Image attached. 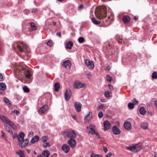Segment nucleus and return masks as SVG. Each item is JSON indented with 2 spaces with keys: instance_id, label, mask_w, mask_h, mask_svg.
<instances>
[{
  "instance_id": "f257e3e1",
  "label": "nucleus",
  "mask_w": 157,
  "mask_h": 157,
  "mask_svg": "<svg viewBox=\"0 0 157 157\" xmlns=\"http://www.w3.org/2000/svg\"><path fill=\"white\" fill-rule=\"evenodd\" d=\"M95 13L96 16L98 18L102 19L106 16V7L104 6H101L96 10Z\"/></svg>"
},
{
  "instance_id": "f03ea898",
  "label": "nucleus",
  "mask_w": 157,
  "mask_h": 157,
  "mask_svg": "<svg viewBox=\"0 0 157 157\" xmlns=\"http://www.w3.org/2000/svg\"><path fill=\"white\" fill-rule=\"evenodd\" d=\"M63 135L65 137L67 135L68 137L71 138V139L75 138L76 136L75 132L73 130L65 132L64 133Z\"/></svg>"
},
{
  "instance_id": "7ed1b4c3",
  "label": "nucleus",
  "mask_w": 157,
  "mask_h": 157,
  "mask_svg": "<svg viewBox=\"0 0 157 157\" xmlns=\"http://www.w3.org/2000/svg\"><path fill=\"white\" fill-rule=\"evenodd\" d=\"M17 47L19 50L21 52H26V46L23 42L18 44Z\"/></svg>"
},
{
  "instance_id": "20e7f679",
  "label": "nucleus",
  "mask_w": 157,
  "mask_h": 157,
  "mask_svg": "<svg viewBox=\"0 0 157 157\" xmlns=\"http://www.w3.org/2000/svg\"><path fill=\"white\" fill-rule=\"evenodd\" d=\"M86 84H83L78 81H75L74 83V87L75 89H79L83 87Z\"/></svg>"
},
{
  "instance_id": "39448f33",
  "label": "nucleus",
  "mask_w": 157,
  "mask_h": 157,
  "mask_svg": "<svg viewBox=\"0 0 157 157\" xmlns=\"http://www.w3.org/2000/svg\"><path fill=\"white\" fill-rule=\"evenodd\" d=\"M128 149L131 151L137 152L140 150L141 147L138 145L136 144L134 146L128 147Z\"/></svg>"
},
{
  "instance_id": "423d86ee",
  "label": "nucleus",
  "mask_w": 157,
  "mask_h": 157,
  "mask_svg": "<svg viewBox=\"0 0 157 157\" xmlns=\"http://www.w3.org/2000/svg\"><path fill=\"white\" fill-rule=\"evenodd\" d=\"M48 107L47 105H45L40 108L38 110V112L40 114L44 113L48 109Z\"/></svg>"
},
{
  "instance_id": "0eeeda50",
  "label": "nucleus",
  "mask_w": 157,
  "mask_h": 157,
  "mask_svg": "<svg viewBox=\"0 0 157 157\" xmlns=\"http://www.w3.org/2000/svg\"><path fill=\"white\" fill-rule=\"evenodd\" d=\"M85 64L87 67H89L90 69H93L94 67L93 62L89 59H87L85 60Z\"/></svg>"
},
{
  "instance_id": "6e6552de",
  "label": "nucleus",
  "mask_w": 157,
  "mask_h": 157,
  "mask_svg": "<svg viewBox=\"0 0 157 157\" xmlns=\"http://www.w3.org/2000/svg\"><path fill=\"white\" fill-rule=\"evenodd\" d=\"M71 91L70 90L67 89L66 90L65 94V99L66 101H68L70 99L71 96Z\"/></svg>"
},
{
  "instance_id": "1a4fd4ad",
  "label": "nucleus",
  "mask_w": 157,
  "mask_h": 157,
  "mask_svg": "<svg viewBox=\"0 0 157 157\" xmlns=\"http://www.w3.org/2000/svg\"><path fill=\"white\" fill-rule=\"evenodd\" d=\"M21 68L22 69V71H24V73L25 77L28 78H29L31 76L29 71L27 69H25L21 67Z\"/></svg>"
},
{
  "instance_id": "9d476101",
  "label": "nucleus",
  "mask_w": 157,
  "mask_h": 157,
  "mask_svg": "<svg viewBox=\"0 0 157 157\" xmlns=\"http://www.w3.org/2000/svg\"><path fill=\"white\" fill-rule=\"evenodd\" d=\"M104 129L106 131L109 129L111 127V124L110 122L108 121H105L103 122Z\"/></svg>"
},
{
  "instance_id": "9b49d317",
  "label": "nucleus",
  "mask_w": 157,
  "mask_h": 157,
  "mask_svg": "<svg viewBox=\"0 0 157 157\" xmlns=\"http://www.w3.org/2000/svg\"><path fill=\"white\" fill-rule=\"evenodd\" d=\"M0 119L3 122L6 124H9V122L10 121V120L8 117L4 116H0Z\"/></svg>"
},
{
  "instance_id": "f8f14e48",
  "label": "nucleus",
  "mask_w": 157,
  "mask_h": 157,
  "mask_svg": "<svg viewBox=\"0 0 157 157\" xmlns=\"http://www.w3.org/2000/svg\"><path fill=\"white\" fill-rule=\"evenodd\" d=\"M68 142L71 147H74L76 144V141L75 140L73 139H71L68 141Z\"/></svg>"
},
{
  "instance_id": "ddd939ff",
  "label": "nucleus",
  "mask_w": 157,
  "mask_h": 157,
  "mask_svg": "<svg viewBox=\"0 0 157 157\" xmlns=\"http://www.w3.org/2000/svg\"><path fill=\"white\" fill-rule=\"evenodd\" d=\"M71 62L69 60H67L63 62V67L66 68H70L71 67Z\"/></svg>"
},
{
  "instance_id": "4468645a",
  "label": "nucleus",
  "mask_w": 157,
  "mask_h": 157,
  "mask_svg": "<svg viewBox=\"0 0 157 157\" xmlns=\"http://www.w3.org/2000/svg\"><path fill=\"white\" fill-rule=\"evenodd\" d=\"M87 131L89 134H95L98 136H99V135L98 133L96 132L94 129L91 128H89L88 127H87Z\"/></svg>"
},
{
  "instance_id": "2eb2a0df",
  "label": "nucleus",
  "mask_w": 157,
  "mask_h": 157,
  "mask_svg": "<svg viewBox=\"0 0 157 157\" xmlns=\"http://www.w3.org/2000/svg\"><path fill=\"white\" fill-rule=\"evenodd\" d=\"M74 105L77 111L79 112L81 111L82 105L80 103L78 102H75Z\"/></svg>"
},
{
  "instance_id": "dca6fc26",
  "label": "nucleus",
  "mask_w": 157,
  "mask_h": 157,
  "mask_svg": "<svg viewBox=\"0 0 157 157\" xmlns=\"http://www.w3.org/2000/svg\"><path fill=\"white\" fill-rule=\"evenodd\" d=\"M113 132L115 135H118L121 133L120 130L116 126H114L112 128Z\"/></svg>"
},
{
  "instance_id": "f3484780",
  "label": "nucleus",
  "mask_w": 157,
  "mask_h": 157,
  "mask_svg": "<svg viewBox=\"0 0 157 157\" xmlns=\"http://www.w3.org/2000/svg\"><path fill=\"white\" fill-rule=\"evenodd\" d=\"M124 126L127 130H129L131 129V124L129 122H125L124 124Z\"/></svg>"
},
{
  "instance_id": "a211bd4d",
  "label": "nucleus",
  "mask_w": 157,
  "mask_h": 157,
  "mask_svg": "<svg viewBox=\"0 0 157 157\" xmlns=\"http://www.w3.org/2000/svg\"><path fill=\"white\" fill-rule=\"evenodd\" d=\"M62 149L65 153H67L69 151L70 147L67 145L64 144L62 147Z\"/></svg>"
},
{
  "instance_id": "6ab92c4d",
  "label": "nucleus",
  "mask_w": 157,
  "mask_h": 157,
  "mask_svg": "<svg viewBox=\"0 0 157 157\" xmlns=\"http://www.w3.org/2000/svg\"><path fill=\"white\" fill-rule=\"evenodd\" d=\"M24 136L25 134L23 133H21L17 136L18 141L19 142L23 141Z\"/></svg>"
},
{
  "instance_id": "aec40b11",
  "label": "nucleus",
  "mask_w": 157,
  "mask_h": 157,
  "mask_svg": "<svg viewBox=\"0 0 157 157\" xmlns=\"http://www.w3.org/2000/svg\"><path fill=\"white\" fill-rule=\"evenodd\" d=\"M22 141V142L21 144V147L23 148L27 145L29 142V140L27 139H25L24 140H23Z\"/></svg>"
},
{
  "instance_id": "412c9836",
  "label": "nucleus",
  "mask_w": 157,
  "mask_h": 157,
  "mask_svg": "<svg viewBox=\"0 0 157 157\" xmlns=\"http://www.w3.org/2000/svg\"><path fill=\"white\" fill-rule=\"evenodd\" d=\"M16 153L19 155L20 157H24L25 156L24 151H23L19 150L16 151Z\"/></svg>"
},
{
  "instance_id": "4be33fe9",
  "label": "nucleus",
  "mask_w": 157,
  "mask_h": 157,
  "mask_svg": "<svg viewBox=\"0 0 157 157\" xmlns=\"http://www.w3.org/2000/svg\"><path fill=\"white\" fill-rule=\"evenodd\" d=\"M123 20L125 23H128L130 20V18L127 16H124Z\"/></svg>"
},
{
  "instance_id": "5701e85b",
  "label": "nucleus",
  "mask_w": 157,
  "mask_h": 157,
  "mask_svg": "<svg viewBox=\"0 0 157 157\" xmlns=\"http://www.w3.org/2000/svg\"><path fill=\"white\" fill-rule=\"evenodd\" d=\"M73 45V43L71 41H69L66 44V48L71 49Z\"/></svg>"
},
{
  "instance_id": "b1692460",
  "label": "nucleus",
  "mask_w": 157,
  "mask_h": 157,
  "mask_svg": "<svg viewBox=\"0 0 157 157\" xmlns=\"http://www.w3.org/2000/svg\"><path fill=\"white\" fill-rule=\"evenodd\" d=\"M39 137L38 136H34L31 139V141L32 143H34L35 142L38 141Z\"/></svg>"
},
{
  "instance_id": "393cba45",
  "label": "nucleus",
  "mask_w": 157,
  "mask_h": 157,
  "mask_svg": "<svg viewBox=\"0 0 157 157\" xmlns=\"http://www.w3.org/2000/svg\"><path fill=\"white\" fill-rule=\"evenodd\" d=\"M9 125L14 130H16L17 127L11 121H10L9 122Z\"/></svg>"
},
{
  "instance_id": "a878e982",
  "label": "nucleus",
  "mask_w": 157,
  "mask_h": 157,
  "mask_svg": "<svg viewBox=\"0 0 157 157\" xmlns=\"http://www.w3.org/2000/svg\"><path fill=\"white\" fill-rule=\"evenodd\" d=\"M140 113L142 115H144L145 114L146 112L144 107H141L140 109Z\"/></svg>"
},
{
  "instance_id": "bb28decb",
  "label": "nucleus",
  "mask_w": 157,
  "mask_h": 157,
  "mask_svg": "<svg viewBox=\"0 0 157 157\" xmlns=\"http://www.w3.org/2000/svg\"><path fill=\"white\" fill-rule=\"evenodd\" d=\"M54 88L55 91L56 92L58 91L60 88V84L58 82L56 83L54 86Z\"/></svg>"
},
{
  "instance_id": "cd10ccee",
  "label": "nucleus",
  "mask_w": 157,
  "mask_h": 157,
  "mask_svg": "<svg viewBox=\"0 0 157 157\" xmlns=\"http://www.w3.org/2000/svg\"><path fill=\"white\" fill-rule=\"evenodd\" d=\"M141 127L144 129H147L148 128V124L147 123H143L141 125Z\"/></svg>"
},
{
  "instance_id": "c85d7f7f",
  "label": "nucleus",
  "mask_w": 157,
  "mask_h": 157,
  "mask_svg": "<svg viewBox=\"0 0 157 157\" xmlns=\"http://www.w3.org/2000/svg\"><path fill=\"white\" fill-rule=\"evenodd\" d=\"M42 154L46 157H48L50 155L49 152L47 150H45L43 151Z\"/></svg>"
},
{
  "instance_id": "c756f323",
  "label": "nucleus",
  "mask_w": 157,
  "mask_h": 157,
  "mask_svg": "<svg viewBox=\"0 0 157 157\" xmlns=\"http://www.w3.org/2000/svg\"><path fill=\"white\" fill-rule=\"evenodd\" d=\"M4 102L9 107L11 106V104L10 101L8 99L6 98H4Z\"/></svg>"
},
{
  "instance_id": "7c9ffc66",
  "label": "nucleus",
  "mask_w": 157,
  "mask_h": 157,
  "mask_svg": "<svg viewBox=\"0 0 157 157\" xmlns=\"http://www.w3.org/2000/svg\"><path fill=\"white\" fill-rule=\"evenodd\" d=\"M6 88V85L3 83H1L0 84V89L2 90H4Z\"/></svg>"
},
{
  "instance_id": "2f4dec72",
  "label": "nucleus",
  "mask_w": 157,
  "mask_h": 157,
  "mask_svg": "<svg viewBox=\"0 0 157 157\" xmlns=\"http://www.w3.org/2000/svg\"><path fill=\"white\" fill-rule=\"evenodd\" d=\"M92 21L93 22L95 25H98L100 24L101 22L100 21H97L94 18H92Z\"/></svg>"
},
{
  "instance_id": "473e14b6",
  "label": "nucleus",
  "mask_w": 157,
  "mask_h": 157,
  "mask_svg": "<svg viewBox=\"0 0 157 157\" xmlns=\"http://www.w3.org/2000/svg\"><path fill=\"white\" fill-rule=\"evenodd\" d=\"M6 131L8 132L11 135H13V132L12 131V129L10 128L8 126H6Z\"/></svg>"
},
{
  "instance_id": "72a5a7b5",
  "label": "nucleus",
  "mask_w": 157,
  "mask_h": 157,
  "mask_svg": "<svg viewBox=\"0 0 157 157\" xmlns=\"http://www.w3.org/2000/svg\"><path fill=\"white\" fill-rule=\"evenodd\" d=\"M31 27L32 29L33 30H36L37 29V27L34 23H32L31 25Z\"/></svg>"
},
{
  "instance_id": "f704fd0d",
  "label": "nucleus",
  "mask_w": 157,
  "mask_h": 157,
  "mask_svg": "<svg viewBox=\"0 0 157 157\" xmlns=\"http://www.w3.org/2000/svg\"><path fill=\"white\" fill-rule=\"evenodd\" d=\"M152 78L153 79L157 78V73L156 71L154 72L152 75Z\"/></svg>"
},
{
  "instance_id": "c9c22d12",
  "label": "nucleus",
  "mask_w": 157,
  "mask_h": 157,
  "mask_svg": "<svg viewBox=\"0 0 157 157\" xmlns=\"http://www.w3.org/2000/svg\"><path fill=\"white\" fill-rule=\"evenodd\" d=\"M23 89L24 91L26 93L29 92L30 91L29 89L26 86L23 87Z\"/></svg>"
},
{
  "instance_id": "e433bc0d",
  "label": "nucleus",
  "mask_w": 157,
  "mask_h": 157,
  "mask_svg": "<svg viewBox=\"0 0 157 157\" xmlns=\"http://www.w3.org/2000/svg\"><path fill=\"white\" fill-rule=\"evenodd\" d=\"M102 156L101 155L96 154L94 153L91 154V157H102Z\"/></svg>"
},
{
  "instance_id": "4c0bfd02",
  "label": "nucleus",
  "mask_w": 157,
  "mask_h": 157,
  "mask_svg": "<svg viewBox=\"0 0 157 157\" xmlns=\"http://www.w3.org/2000/svg\"><path fill=\"white\" fill-rule=\"evenodd\" d=\"M107 80L109 82H111L112 81V78L109 75H107L106 76Z\"/></svg>"
},
{
  "instance_id": "58836bf2",
  "label": "nucleus",
  "mask_w": 157,
  "mask_h": 157,
  "mask_svg": "<svg viewBox=\"0 0 157 157\" xmlns=\"http://www.w3.org/2000/svg\"><path fill=\"white\" fill-rule=\"evenodd\" d=\"M41 139L42 141L43 142H46L48 140V137L45 136H44L42 137Z\"/></svg>"
},
{
  "instance_id": "ea45409f",
  "label": "nucleus",
  "mask_w": 157,
  "mask_h": 157,
  "mask_svg": "<svg viewBox=\"0 0 157 157\" xmlns=\"http://www.w3.org/2000/svg\"><path fill=\"white\" fill-rule=\"evenodd\" d=\"M128 107L129 109H132L134 108V105L132 103H129L128 105Z\"/></svg>"
},
{
  "instance_id": "a19ab883",
  "label": "nucleus",
  "mask_w": 157,
  "mask_h": 157,
  "mask_svg": "<svg viewBox=\"0 0 157 157\" xmlns=\"http://www.w3.org/2000/svg\"><path fill=\"white\" fill-rule=\"evenodd\" d=\"M78 41L79 43H82L84 42V39L83 37H80L78 38Z\"/></svg>"
},
{
  "instance_id": "79ce46f5",
  "label": "nucleus",
  "mask_w": 157,
  "mask_h": 157,
  "mask_svg": "<svg viewBox=\"0 0 157 157\" xmlns=\"http://www.w3.org/2000/svg\"><path fill=\"white\" fill-rule=\"evenodd\" d=\"M104 106L103 105L101 104L100 105L98 106L97 108V109L98 111H99L100 109H104Z\"/></svg>"
},
{
  "instance_id": "37998d69",
  "label": "nucleus",
  "mask_w": 157,
  "mask_h": 157,
  "mask_svg": "<svg viewBox=\"0 0 157 157\" xmlns=\"http://www.w3.org/2000/svg\"><path fill=\"white\" fill-rule=\"evenodd\" d=\"M105 95L107 98H109L110 97V93L109 90H107L105 92Z\"/></svg>"
},
{
  "instance_id": "c03bdc74",
  "label": "nucleus",
  "mask_w": 157,
  "mask_h": 157,
  "mask_svg": "<svg viewBox=\"0 0 157 157\" xmlns=\"http://www.w3.org/2000/svg\"><path fill=\"white\" fill-rule=\"evenodd\" d=\"M47 44L50 46H52V41L51 40H49L47 42Z\"/></svg>"
},
{
  "instance_id": "a18cd8bd",
  "label": "nucleus",
  "mask_w": 157,
  "mask_h": 157,
  "mask_svg": "<svg viewBox=\"0 0 157 157\" xmlns=\"http://www.w3.org/2000/svg\"><path fill=\"white\" fill-rule=\"evenodd\" d=\"M47 146H50V145L49 143H46L43 145V147H47Z\"/></svg>"
},
{
  "instance_id": "49530a36",
  "label": "nucleus",
  "mask_w": 157,
  "mask_h": 157,
  "mask_svg": "<svg viewBox=\"0 0 157 157\" xmlns=\"http://www.w3.org/2000/svg\"><path fill=\"white\" fill-rule=\"evenodd\" d=\"M12 113H16L18 115L20 113L17 110H12Z\"/></svg>"
},
{
  "instance_id": "de8ad7c7",
  "label": "nucleus",
  "mask_w": 157,
  "mask_h": 157,
  "mask_svg": "<svg viewBox=\"0 0 157 157\" xmlns=\"http://www.w3.org/2000/svg\"><path fill=\"white\" fill-rule=\"evenodd\" d=\"M103 116V114L102 112H101L98 113V116L99 118H101Z\"/></svg>"
},
{
  "instance_id": "09e8293b",
  "label": "nucleus",
  "mask_w": 157,
  "mask_h": 157,
  "mask_svg": "<svg viewBox=\"0 0 157 157\" xmlns=\"http://www.w3.org/2000/svg\"><path fill=\"white\" fill-rule=\"evenodd\" d=\"M83 5H80L78 8V10H82L83 8Z\"/></svg>"
},
{
  "instance_id": "8fccbe9b",
  "label": "nucleus",
  "mask_w": 157,
  "mask_h": 157,
  "mask_svg": "<svg viewBox=\"0 0 157 157\" xmlns=\"http://www.w3.org/2000/svg\"><path fill=\"white\" fill-rule=\"evenodd\" d=\"M133 102L134 103L135 105H137L138 104V101L136 100L135 98H134L133 100Z\"/></svg>"
},
{
  "instance_id": "3c124183",
  "label": "nucleus",
  "mask_w": 157,
  "mask_h": 157,
  "mask_svg": "<svg viewBox=\"0 0 157 157\" xmlns=\"http://www.w3.org/2000/svg\"><path fill=\"white\" fill-rule=\"evenodd\" d=\"M108 86L109 87V89L110 90H113V86L112 85H110V84H109L108 85Z\"/></svg>"
},
{
  "instance_id": "603ef678",
  "label": "nucleus",
  "mask_w": 157,
  "mask_h": 157,
  "mask_svg": "<svg viewBox=\"0 0 157 157\" xmlns=\"http://www.w3.org/2000/svg\"><path fill=\"white\" fill-rule=\"evenodd\" d=\"M90 112H89V114L86 116L85 117L84 119H85V121L86 122H88V120L86 119V118L88 117V116L90 115Z\"/></svg>"
},
{
  "instance_id": "864d4df0",
  "label": "nucleus",
  "mask_w": 157,
  "mask_h": 157,
  "mask_svg": "<svg viewBox=\"0 0 157 157\" xmlns=\"http://www.w3.org/2000/svg\"><path fill=\"white\" fill-rule=\"evenodd\" d=\"M95 127L94 125L92 124H90V125H89V128L94 129Z\"/></svg>"
},
{
  "instance_id": "5fc2aeb1",
  "label": "nucleus",
  "mask_w": 157,
  "mask_h": 157,
  "mask_svg": "<svg viewBox=\"0 0 157 157\" xmlns=\"http://www.w3.org/2000/svg\"><path fill=\"white\" fill-rule=\"evenodd\" d=\"M111 155V153L110 152H109L108 154L105 155V157H110Z\"/></svg>"
},
{
  "instance_id": "6e6d98bb",
  "label": "nucleus",
  "mask_w": 157,
  "mask_h": 157,
  "mask_svg": "<svg viewBox=\"0 0 157 157\" xmlns=\"http://www.w3.org/2000/svg\"><path fill=\"white\" fill-rule=\"evenodd\" d=\"M106 21H108V22L106 24L105 23L104 25H105V26L109 25L110 24V21H107V20H106Z\"/></svg>"
},
{
  "instance_id": "4d7b16f0",
  "label": "nucleus",
  "mask_w": 157,
  "mask_h": 157,
  "mask_svg": "<svg viewBox=\"0 0 157 157\" xmlns=\"http://www.w3.org/2000/svg\"><path fill=\"white\" fill-rule=\"evenodd\" d=\"M1 133H2V137L3 138H4L5 136H6L5 135V133L3 131H1Z\"/></svg>"
},
{
  "instance_id": "13d9d810",
  "label": "nucleus",
  "mask_w": 157,
  "mask_h": 157,
  "mask_svg": "<svg viewBox=\"0 0 157 157\" xmlns=\"http://www.w3.org/2000/svg\"><path fill=\"white\" fill-rule=\"evenodd\" d=\"M3 80V77L2 74L0 73V81H2Z\"/></svg>"
},
{
  "instance_id": "bf43d9fd",
  "label": "nucleus",
  "mask_w": 157,
  "mask_h": 157,
  "mask_svg": "<svg viewBox=\"0 0 157 157\" xmlns=\"http://www.w3.org/2000/svg\"><path fill=\"white\" fill-rule=\"evenodd\" d=\"M31 11L33 13H35L37 12V10L36 9H33L31 10Z\"/></svg>"
},
{
  "instance_id": "052dcab7",
  "label": "nucleus",
  "mask_w": 157,
  "mask_h": 157,
  "mask_svg": "<svg viewBox=\"0 0 157 157\" xmlns=\"http://www.w3.org/2000/svg\"><path fill=\"white\" fill-rule=\"evenodd\" d=\"M86 75H87V78L88 79H90V77H91V75L90 73L87 74Z\"/></svg>"
},
{
  "instance_id": "680f3d73",
  "label": "nucleus",
  "mask_w": 157,
  "mask_h": 157,
  "mask_svg": "<svg viewBox=\"0 0 157 157\" xmlns=\"http://www.w3.org/2000/svg\"><path fill=\"white\" fill-rule=\"evenodd\" d=\"M110 70V67L109 66H107L105 69V70L106 71H109Z\"/></svg>"
},
{
  "instance_id": "e2e57ef3",
  "label": "nucleus",
  "mask_w": 157,
  "mask_h": 157,
  "mask_svg": "<svg viewBox=\"0 0 157 157\" xmlns=\"http://www.w3.org/2000/svg\"><path fill=\"white\" fill-rule=\"evenodd\" d=\"M17 135L16 133L13 134L12 135V137H13V138L14 139L16 138L17 137Z\"/></svg>"
},
{
  "instance_id": "0e129e2a",
  "label": "nucleus",
  "mask_w": 157,
  "mask_h": 157,
  "mask_svg": "<svg viewBox=\"0 0 157 157\" xmlns=\"http://www.w3.org/2000/svg\"><path fill=\"white\" fill-rule=\"evenodd\" d=\"M104 151L105 152H106L108 151V149L107 147H103Z\"/></svg>"
},
{
  "instance_id": "69168bd1",
  "label": "nucleus",
  "mask_w": 157,
  "mask_h": 157,
  "mask_svg": "<svg viewBox=\"0 0 157 157\" xmlns=\"http://www.w3.org/2000/svg\"><path fill=\"white\" fill-rule=\"evenodd\" d=\"M56 35L57 36H59V37L61 36V33H60L58 32L56 33Z\"/></svg>"
},
{
  "instance_id": "338daca9",
  "label": "nucleus",
  "mask_w": 157,
  "mask_h": 157,
  "mask_svg": "<svg viewBox=\"0 0 157 157\" xmlns=\"http://www.w3.org/2000/svg\"><path fill=\"white\" fill-rule=\"evenodd\" d=\"M154 103L156 107H157V100H155L154 101Z\"/></svg>"
},
{
  "instance_id": "774afa93",
  "label": "nucleus",
  "mask_w": 157,
  "mask_h": 157,
  "mask_svg": "<svg viewBox=\"0 0 157 157\" xmlns=\"http://www.w3.org/2000/svg\"><path fill=\"white\" fill-rule=\"evenodd\" d=\"M154 157H157V152L155 153V155Z\"/></svg>"
}]
</instances>
